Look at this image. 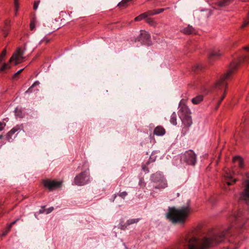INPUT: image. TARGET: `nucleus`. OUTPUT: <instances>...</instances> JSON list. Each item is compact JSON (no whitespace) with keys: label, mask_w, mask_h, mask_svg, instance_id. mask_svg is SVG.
<instances>
[{"label":"nucleus","mask_w":249,"mask_h":249,"mask_svg":"<svg viewBox=\"0 0 249 249\" xmlns=\"http://www.w3.org/2000/svg\"><path fill=\"white\" fill-rule=\"evenodd\" d=\"M230 233L229 230L221 232L214 231L198 238L195 234L189 233L183 237L178 249H210L224 242Z\"/></svg>","instance_id":"f257e3e1"},{"label":"nucleus","mask_w":249,"mask_h":249,"mask_svg":"<svg viewBox=\"0 0 249 249\" xmlns=\"http://www.w3.org/2000/svg\"><path fill=\"white\" fill-rule=\"evenodd\" d=\"M190 213L188 206H182L176 209L170 208L167 213V217L174 224H183Z\"/></svg>","instance_id":"f03ea898"},{"label":"nucleus","mask_w":249,"mask_h":249,"mask_svg":"<svg viewBox=\"0 0 249 249\" xmlns=\"http://www.w3.org/2000/svg\"><path fill=\"white\" fill-rule=\"evenodd\" d=\"M24 53V51L22 50L21 48H18L17 51L13 54L9 62L8 63H4L2 64V66L0 68V72L3 71L6 69H10V64L12 62H14L15 65L21 63L24 58L23 56Z\"/></svg>","instance_id":"7ed1b4c3"},{"label":"nucleus","mask_w":249,"mask_h":249,"mask_svg":"<svg viewBox=\"0 0 249 249\" xmlns=\"http://www.w3.org/2000/svg\"><path fill=\"white\" fill-rule=\"evenodd\" d=\"M189 110H179L178 114L184 126L181 130V134L184 136L189 130V127L192 124V118Z\"/></svg>","instance_id":"20e7f679"},{"label":"nucleus","mask_w":249,"mask_h":249,"mask_svg":"<svg viewBox=\"0 0 249 249\" xmlns=\"http://www.w3.org/2000/svg\"><path fill=\"white\" fill-rule=\"evenodd\" d=\"M151 181L155 183V189H163L167 187L166 180L160 172H156L151 176Z\"/></svg>","instance_id":"39448f33"},{"label":"nucleus","mask_w":249,"mask_h":249,"mask_svg":"<svg viewBox=\"0 0 249 249\" xmlns=\"http://www.w3.org/2000/svg\"><path fill=\"white\" fill-rule=\"evenodd\" d=\"M237 63L236 62H233L231 64L230 68L228 71L223 76V77L219 79L216 83L215 87L217 88L222 89L226 86L224 81L228 79L231 74L233 73L234 70L237 67Z\"/></svg>","instance_id":"423d86ee"},{"label":"nucleus","mask_w":249,"mask_h":249,"mask_svg":"<svg viewBox=\"0 0 249 249\" xmlns=\"http://www.w3.org/2000/svg\"><path fill=\"white\" fill-rule=\"evenodd\" d=\"M196 155L192 150L186 151L181 157V160L192 165H195L196 164Z\"/></svg>","instance_id":"0eeeda50"},{"label":"nucleus","mask_w":249,"mask_h":249,"mask_svg":"<svg viewBox=\"0 0 249 249\" xmlns=\"http://www.w3.org/2000/svg\"><path fill=\"white\" fill-rule=\"evenodd\" d=\"M89 181V173L85 171L76 176L74 179L75 185L78 186L84 185Z\"/></svg>","instance_id":"6e6552de"},{"label":"nucleus","mask_w":249,"mask_h":249,"mask_svg":"<svg viewBox=\"0 0 249 249\" xmlns=\"http://www.w3.org/2000/svg\"><path fill=\"white\" fill-rule=\"evenodd\" d=\"M239 200L244 201L246 203H249V179L245 182V189L241 194Z\"/></svg>","instance_id":"1a4fd4ad"},{"label":"nucleus","mask_w":249,"mask_h":249,"mask_svg":"<svg viewBox=\"0 0 249 249\" xmlns=\"http://www.w3.org/2000/svg\"><path fill=\"white\" fill-rule=\"evenodd\" d=\"M44 186L49 189L50 190L59 188L61 186V182H57L54 180H50L49 179L44 180L43 181Z\"/></svg>","instance_id":"9d476101"},{"label":"nucleus","mask_w":249,"mask_h":249,"mask_svg":"<svg viewBox=\"0 0 249 249\" xmlns=\"http://www.w3.org/2000/svg\"><path fill=\"white\" fill-rule=\"evenodd\" d=\"M223 181L228 186L235 183L236 181L235 178H233V174L231 172H226L223 178Z\"/></svg>","instance_id":"9b49d317"},{"label":"nucleus","mask_w":249,"mask_h":249,"mask_svg":"<svg viewBox=\"0 0 249 249\" xmlns=\"http://www.w3.org/2000/svg\"><path fill=\"white\" fill-rule=\"evenodd\" d=\"M244 215V214L243 213V212L241 210H239L237 214L234 213L231 216V220L232 221H234L237 223V226L238 227H241L242 226V223L240 222L241 219L240 217L242 216V215Z\"/></svg>","instance_id":"f8f14e48"},{"label":"nucleus","mask_w":249,"mask_h":249,"mask_svg":"<svg viewBox=\"0 0 249 249\" xmlns=\"http://www.w3.org/2000/svg\"><path fill=\"white\" fill-rule=\"evenodd\" d=\"M19 130V128L15 127L13 128L9 132H8L6 136V138L7 140L9 141H10V140L12 139L13 138H15L17 135V134L16 133L18 132V131Z\"/></svg>","instance_id":"ddd939ff"},{"label":"nucleus","mask_w":249,"mask_h":249,"mask_svg":"<svg viewBox=\"0 0 249 249\" xmlns=\"http://www.w3.org/2000/svg\"><path fill=\"white\" fill-rule=\"evenodd\" d=\"M165 133V130L161 126H157L154 130V134L157 136H163Z\"/></svg>","instance_id":"4468645a"},{"label":"nucleus","mask_w":249,"mask_h":249,"mask_svg":"<svg viewBox=\"0 0 249 249\" xmlns=\"http://www.w3.org/2000/svg\"><path fill=\"white\" fill-rule=\"evenodd\" d=\"M233 0H221L216 2V4L220 7H225L230 5Z\"/></svg>","instance_id":"2eb2a0df"},{"label":"nucleus","mask_w":249,"mask_h":249,"mask_svg":"<svg viewBox=\"0 0 249 249\" xmlns=\"http://www.w3.org/2000/svg\"><path fill=\"white\" fill-rule=\"evenodd\" d=\"M203 99V96L202 95H199L192 98L191 101L194 105H197L199 104L200 102H201Z\"/></svg>","instance_id":"dca6fc26"},{"label":"nucleus","mask_w":249,"mask_h":249,"mask_svg":"<svg viewBox=\"0 0 249 249\" xmlns=\"http://www.w3.org/2000/svg\"><path fill=\"white\" fill-rule=\"evenodd\" d=\"M222 54V53L218 50H213L211 52L210 54V57L211 58H217L220 57Z\"/></svg>","instance_id":"f3484780"},{"label":"nucleus","mask_w":249,"mask_h":249,"mask_svg":"<svg viewBox=\"0 0 249 249\" xmlns=\"http://www.w3.org/2000/svg\"><path fill=\"white\" fill-rule=\"evenodd\" d=\"M233 161L234 162H237L240 168H242L243 167V160L240 157L236 156L234 157L233 159Z\"/></svg>","instance_id":"a211bd4d"},{"label":"nucleus","mask_w":249,"mask_h":249,"mask_svg":"<svg viewBox=\"0 0 249 249\" xmlns=\"http://www.w3.org/2000/svg\"><path fill=\"white\" fill-rule=\"evenodd\" d=\"M182 32L185 34H191L194 33V28L190 25L182 29Z\"/></svg>","instance_id":"6ab92c4d"},{"label":"nucleus","mask_w":249,"mask_h":249,"mask_svg":"<svg viewBox=\"0 0 249 249\" xmlns=\"http://www.w3.org/2000/svg\"><path fill=\"white\" fill-rule=\"evenodd\" d=\"M150 16L151 15H150V14H149V11H148L147 12L143 13V14L140 15V16H139L138 17H136L135 18V21H141L142 19L146 18V17H147L148 16Z\"/></svg>","instance_id":"aec40b11"},{"label":"nucleus","mask_w":249,"mask_h":249,"mask_svg":"<svg viewBox=\"0 0 249 249\" xmlns=\"http://www.w3.org/2000/svg\"><path fill=\"white\" fill-rule=\"evenodd\" d=\"M19 219H18L15 221H14L13 222H11L8 226V227H7L6 229V231L3 232L2 233V236H5L6 235L7 233L10 231V230H11V228H12V226L15 224V223H17V222L18 221Z\"/></svg>","instance_id":"412c9836"},{"label":"nucleus","mask_w":249,"mask_h":249,"mask_svg":"<svg viewBox=\"0 0 249 249\" xmlns=\"http://www.w3.org/2000/svg\"><path fill=\"white\" fill-rule=\"evenodd\" d=\"M164 9L161 8L160 9L154 10L153 11H149V14H150V15L153 16L156 14H158L160 13H162V12L164 11Z\"/></svg>","instance_id":"4be33fe9"},{"label":"nucleus","mask_w":249,"mask_h":249,"mask_svg":"<svg viewBox=\"0 0 249 249\" xmlns=\"http://www.w3.org/2000/svg\"><path fill=\"white\" fill-rule=\"evenodd\" d=\"M53 210L54 208L53 207H50L47 209H45L44 208H42L41 210H39V213H43L44 212H45L46 214H49L50 213H51Z\"/></svg>","instance_id":"5701e85b"},{"label":"nucleus","mask_w":249,"mask_h":249,"mask_svg":"<svg viewBox=\"0 0 249 249\" xmlns=\"http://www.w3.org/2000/svg\"><path fill=\"white\" fill-rule=\"evenodd\" d=\"M6 53H7L6 50V49H4L2 51V53L0 54V64L5 59Z\"/></svg>","instance_id":"b1692460"},{"label":"nucleus","mask_w":249,"mask_h":249,"mask_svg":"<svg viewBox=\"0 0 249 249\" xmlns=\"http://www.w3.org/2000/svg\"><path fill=\"white\" fill-rule=\"evenodd\" d=\"M15 113L17 118H21L24 116L22 110H15Z\"/></svg>","instance_id":"393cba45"},{"label":"nucleus","mask_w":249,"mask_h":249,"mask_svg":"<svg viewBox=\"0 0 249 249\" xmlns=\"http://www.w3.org/2000/svg\"><path fill=\"white\" fill-rule=\"evenodd\" d=\"M139 221L138 218L130 219L127 222V225H130L132 224L137 223Z\"/></svg>","instance_id":"a878e982"},{"label":"nucleus","mask_w":249,"mask_h":249,"mask_svg":"<svg viewBox=\"0 0 249 249\" xmlns=\"http://www.w3.org/2000/svg\"><path fill=\"white\" fill-rule=\"evenodd\" d=\"M179 107L181 109H186L187 108V105L186 104V101L184 100H181L180 102Z\"/></svg>","instance_id":"bb28decb"},{"label":"nucleus","mask_w":249,"mask_h":249,"mask_svg":"<svg viewBox=\"0 0 249 249\" xmlns=\"http://www.w3.org/2000/svg\"><path fill=\"white\" fill-rule=\"evenodd\" d=\"M10 21L9 20H6L5 22V25L4 27V31L8 32L9 30Z\"/></svg>","instance_id":"cd10ccee"},{"label":"nucleus","mask_w":249,"mask_h":249,"mask_svg":"<svg viewBox=\"0 0 249 249\" xmlns=\"http://www.w3.org/2000/svg\"><path fill=\"white\" fill-rule=\"evenodd\" d=\"M249 24V12L248 15L246 19L244 20V22L241 26L242 28L245 27L247 25H248Z\"/></svg>","instance_id":"c85d7f7f"},{"label":"nucleus","mask_w":249,"mask_h":249,"mask_svg":"<svg viewBox=\"0 0 249 249\" xmlns=\"http://www.w3.org/2000/svg\"><path fill=\"white\" fill-rule=\"evenodd\" d=\"M23 70V69H22L20 70H19L16 73H15L13 77H12V79L13 80H17L18 79V75L22 72V71Z\"/></svg>","instance_id":"c756f323"},{"label":"nucleus","mask_w":249,"mask_h":249,"mask_svg":"<svg viewBox=\"0 0 249 249\" xmlns=\"http://www.w3.org/2000/svg\"><path fill=\"white\" fill-rule=\"evenodd\" d=\"M170 122L174 125H176L177 124L176 115L174 113L171 116Z\"/></svg>","instance_id":"7c9ffc66"},{"label":"nucleus","mask_w":249,"mask_h":249,"mask_svg":"<svg viewBox=\"0 0 249 249\" xmlns=\"http://www.w3.org/2000/svg\"><path fill=\"white\" fill-rule=\"evenodd\" d=\"M156 160V157L154 155V153H152V154L151 155L149 161L147 162V164H149L150 162H154Z\"/></svg>","instance_id":"2f4dec72"},{"label":"nucleus","mask_w":249,"mask_h":249,"mask_svg":"<svg viewBox=\"0 0 249 249\" xmlns=\"http://www.w3.org/2000/svg\"><path fill=\"white\" fill-rule=\"evenodd\" d=\"M127 195V193L126 192H120L119 194H118V196L123 199H124Z\"/></svg>","instance_id":"473e14b6"},{"label":"nucleus","mask_w":249,"mask_h":249,"mask_svg":"<svg viewBox=\"0 0 249 249\" xmlns=\"http://www.w3.org/2000/svg\"><path fill=\"white\" fill-rule=\"evenodd\" d=\"M128 225H127V222L123 224H120L119 225V228H120L121 230H124L125 229V228L127 227V226H128Z\"/></svg>","instance_id":"72a5a7b5"},{"label":"nucleus","mask_w":249,"mask_h":249,"mask_svg":"<svg viewBox=\"0 0 249 249\" xmlns=\"http://www.w3.org/2000/svg\"><path fill=\"white\" fill-rule=\"evenodd\" d=\"M6 125L5 123L0 122V131L2 130Z\"/></svg>","instance_id":"f704fd0d"},{"label":"nucleus","mask_w":249,"mask_h":249,"mask_svg":"<svg viewBox=\"0 0 249 249\" xmlns=\"http://www.w3.org/2000/svg\"><path fill=\"white\" fill-rule=\"evenodd\" d=\"M148 164H144L142 166V170L145 171V172H148V168H147V165H148Z\"/></svg>","instance_id":"c9c22d12"},{"label":"nucleus","mask_w":249,"mask_h":249,"mask_svg":"<svg viewBox=\"0 0 249 249\" xmlns=\"http://www.w3.org/2000/svg\"><path fill=\"white\" fill-rule=\"evenodd\" d=\"M14 7H19L18 0H14Z\"/></svg>","instance_id":"e433bc0d"},{"label":"nucleus","mask_w":249,"mask_h":249,"mask_svg":"<svg viewBox=\"0 0 249 249\" xmlns=\"http://www.w3.org/2000/svg\"><path fill=\"white\" fill-rule=\"evenodd\" d=\"M36 24V20L35 19H32V30H33V29L35 28V25Z\"/></svg>","instance_id":"4c0bfd02"},{"label":"nucleus","mask_w":249,"mask_h":249,"mask_svg":"<svg viewBox=\"0 0 249 249\" xmlns=\"http://www.w3.org/2000/svg\"><path fill=\"white\" fill-rule=\"evenodd\" d=\"M19 9V7H14V10H15V15L17 16L18 12Z\"/></svg>","instance_id":"58836bf2"},{"label":"nucleus","mask_w":249,"mask_h":249,"mask_svg":"<svg viewBox=\"0 0 249 249\" xmlns=\"http://www.w3.org/2000/svg\"><path fill=\"white\" fill-rule=\"evenodd\" d=\"M38 7V3L37 2H35L34 5V8L36 10Z\"/></svg>","instance_id":"ea45409f"},{"label":"nucleus","mask_w":249,"mask_h":249,"mask_svg":"<svg viewBox=\"0 0 249 249\" xmlns=\"http://www.w3.org/2000/svg\"><path fill=\"white\" fill-rule=\"evenodd\" d=\"M225 96V94H223L222 98H221V99L219 102V104H220V103L222 101V100L224 98Z\"/></svg>","instance_id":"a19ab883"},{"label":"nucleus","mask_w":249,"mask_h":249,"mask_svg":"<svg viewBox=\"0 0 249 249\" xmlns=\"http://www.w3.org/2000/svg\"><path fill=\"white\" fill-rule=\"evenodd\" d=\"M149 24H151L152 25H154L155 24V23H154V21H151V22H149Z\"/></svg>","instance_id":"79ce46f5"},{"label":"nucleus","mask_w":249,"mask_h":249,"mask_svg":"<svg viewBox=\"0 0 249 249\" xmlns=\"http://www.w3.org/2000/svg\"><path fill=\"white\" fill-rule=\"evenodd\" d=\"M31 87L29 88L28 90H27V91L25 92V93H27L28 92V91H29V90H30V89H31Z\"/></svg>","instance_id":"37998d69"},{"label":"nucleus","mask_w":249,"mask_h":249,"mask_svg":"<svg viewBox=\"0 0 249 249\" xmlns=\"http://www.w3.org/2000/svg\"><path fill=\"white\" fill-rule=\"evenodd\" d=\"M241 0L243 1H244V2H245V1H249V0Z\"/></svg>","instance_id":"c03bdc74"},{"label":"nucleus","mask_w":249,"mask_h":249,"mask_svg":"<svg viewBox=\"0 0 249 249\" xmlns=\"http://www.w3.org/2000/svg\"><path fill=\"white\" fill-rule=\"evenodd\" d=\"M36 85V83H35L33 85H32V87L35 86Z\"/></svg>","instance_id":"a18cd8bd"},{"label":"nucleus","mask_w":249,"mask_h":249,"mask_svg":"<svg viewBox=\"0 0 249 249\" xmlns=\"http://www.w3.org/2000/svg\"><path fill=\"white\" fill-rule=\"evenodd\" d=\"M30 28H31V22H30Z\"/></svg>","instance_id":"49530a36"},{"label":"nucleus","mask_w":249,"mask_h":249,"mask_svg":"<svg viewBox=\"0 0 249 249\" xmlns=\"http://www.w3.org/2000/svg\"><path fill=\"white\" fill-rule=\"evenodd\" d=\"M248 50L249 51V48H248Z\"/></svg>","instance_id":"de8ad7c7"}]
</instances>
